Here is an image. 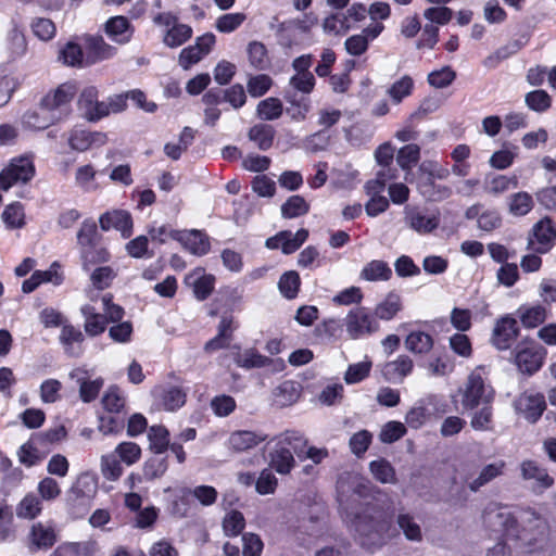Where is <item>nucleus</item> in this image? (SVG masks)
<instances>
[{
    "label": "nucleus",
    "mask_w": 556,
    "mask_h": 556,
    "mask_svg": "<svg viewBox=\"0 0 556 556\" xmlns=\"http://www.w3.org/2000/svg\"><path fill=\"white\" fill-rule=\"evenodd\" d=\"M275 446L269 452V465L279 475H288L295 466L293 453L302 459V453L307 446V440L295 430H287L274 440Z\"/></svg>",
    "instance_id": "obj_1"
},
{
    "label": "nucleus",
    "mask_w": 556,
    "mask_h": 556,
    "mask_svg": "<svg viewBox=\"0 0 556 556\" xmlns=\"http://www.w3.org/2000/svg\"><path fill=\"white\" fill-rule=\"evenodd\" d=\"M361 545L368 549L381 546L391 538V521L386 517L368 514L357 515L351 522Z\"/></svg>",
    "instance_id": "obj_2"
},
{
    "label": "nucleus",
    "mask_w": 556,
    "mask_h": 556,
    "mask_svg": "<svg viewBox=\"0 0 556 556\" xmlns=\"http://www.w3.org/2000/svg\"><path fill=\"white\" fill-rule=\"evenodd\" d=\"M485 368L478 366L468 376L462 390V405L466 409H473L482 404H491L494 400L493 388L485 383Z\"/></svg>",
    "instance_id": "obj_3"
},
{
    "label": "nucleus",
    "mask_w": 556,
    "mask_h": 556,
    "mask_svg": "<svg viewBox=\"0 0 556 556\" xmlns=\"http://www.w3.org/2000/svg\"><path fill=\"white\" fill-rule=\"evenodd\" d=\"M350 339L358 340L379 331L380 325L369 308L356 306L349 311L343 319Z\"/></svg>",
    "instance_id": "obj_4"
},
{
    "label": "nucleus",
    "mask_w": 556,
    "mask_h": 556,
    "mask_svg": "<svg viewBox=\"0 0 556 556\" xmlns=\"http://www.w3.org/2000/svg\"><path fill=\"white\" fill-rule=\"evenodd\" d=\"M35 173L34 156L31 154L14 157L0 172V187L7 191L14 185L26 184L33 179Z\"/></svg>",
    "instance_id": "obj_5"
},
{
    "label": "nucleus",
    "mask_w": 556,
    "mask_h": 556,
    "mask_svg": "<svg viewBox=\"0 0 556 556\" xmlns=\"http://www.w3.org/2000/svg\"><path fill=\"white\" fill-rule=\"evenodd\" d=\"M153 23L163 29V42L169 48L180 47L192 36V28L179 23L178 17L170 12L156 14Z\"/></svg>",
    "instance_id": "obj_6"
},
{
    "label": "nucleus",
    "mask_w": 556,
    "mask_h": 556,
    "mask_svg": "<svg viewBox=\"0 0 556 556\" xmlns=\"http://www.w3.org/2000/svg\"><path fill=\"white\" fill-rule=\"evenodd\" d=\"M556 243V226L545 217L535 223L528 236L527 249L531 252L545 254Z\"/></svg>",
    "instance_id": "obj_7"
},
{
    "label": "nucleus",
    "mask_w": 556,
    "mask_h": 556,
    "mask_svg": "<svg viewBox=\"0 0 556 556\" xmlns=\"http://www.w3.org/2000/svg\"><path fill=\"white\" fill-rule=\"evenodd\" d=\"M485 525L493 531L503 535L515 534L517 519L507 507L497 504L489 505L483 514Z\"/></svg>",
    "instance_id": "obj_8"
},
{
    "label": "nucleus",
    "mask_w": 556,
    "mask_h": 556,
    "mask_svg": "<svg viewBox=\"0 0 556 556\" xmlns=\"http://www.w3.org/2000/svg\"><path fill=\"white\" fill-rule=\"evenodd\" d=\"M546 350L539 344H519L515 351V364L522 374L533 375L543 365Z\"/></svg>",
    "instance_id": "obj_9"
},
{
    "label": "nucleus",
    "mask_w": 556,
    "mask_h": 556,
    "mask_svg": "<svg viewBox=\"0 0 556 556\" xmlns=\"http://www.w3.org/2000/svg\"><path fill=\"white\" fill-rule=\"evenodd\" d=\"M440 222L439 212H428L412 206H406L404 210L405 225L420 236L433 232L438 229Z\"/></svg>",
    "instance_id": "obj_10"
},
{
    "label": "nucleus",
    "mask_w": 556,
    "mask_h": 556,
    "mask_svg": "<svg viewBox=\"0 0 556 556\" xmlns=\"http://www.w3.org/2000/svg\"><path fill=\"white\" fill-rule=\"evenodd\" d=\"M70 378L79 387V397L84 403L94 401L101 389L103 388L104 380L101 377L90 379L88 370L77 367L70 371Z\"/></svg>",
    "instance_id": "obj_11"
},
{
    "label": "nucleus",
    "mask_w": 556,
    "mask_h": 556,
    "mask_svg": "<svg viewBox=\"0 0 556 556\" xmlns=\"http://www.w3.org/2000/svg\"><path fill=\"white\" fill-rule=\"evenodd\" d=\"M308 238V230L302 228L295 233L283 230L268 238L265 242L266 248L270 250L281 249L283 254L295 252Z\"/></svg>",
    "instance_id": "obj_12"
},
{
    "label": "nucleus",
    "mask_w": 556,
    "mask_h": 556,
    "mask_svg": "<svg viewBox=\"0 0 556 556\" xmlns=\"http://www.w3.org/2000/svg\"><path fill=\"white\" fill-rule=\"evenodd\" d=\"M78 105L88 121L94 122L108 116V106L104 101L98 100V90L93 86L83 89Z\"/></svg>",
    "instance_id": "obj_13"
},
{
    "label": "nucleus",
    "mask_w": 556,
    "mask_h": 556,
    "mask_svg": "<svg viewBox=\"0 0 556 556\" xmlns=\"http://www.w3.org/2000/svg\"><path fill=\"white\" fill-rule=\"evenodd\" d=\"M27 539L30 551H38L52 547L58 535L51 522H36L30 527Z\"/></svg>",
    "instance_id": "obj_14"
},
{
    "label": "nucleus",
    "mask_w": 556,
    "mask_h": 556,
    "mask_svg": "<svg viewBox=\"0 0 556 556\" xmlns=\"http://www.w3.org/2000/svg\"><path fill=\"white\" fill-rule=\"evenodd\" d=\"M74 87L72 85H61L53 93L47 94L41 102L52 113L60 114V121L70 113V103L74 97Z\"/></svg>",
    "instance_id": "obj_15"
},
{
    "label": "nucleus",
    "mask_w": 556,
    "mask_h": 556,
    "mask_svg": "<svg viewBox=\"0 0 556 556\" xmlns=\"http://www.w3.org/2000/svg\"><path fill=\"white\" fill-rule=\"evenodd\" d=\"M98 493V478L93 472H81L71 486L70 494L73 500L89 504Z\"/></svg>",
    "instance_id": "obj_16"
},
{
    "label": "nucleus",
    "mask_w": 556,
    "mask_h": 556,
    "mask_svg": "<svg viewBox=\"0 0 556 556\" xmlns=\"http://www.w3.org/2000/svg\"><path fill=\"white\" fill-rule=\"evenodd\" d=\"M519 332L517 320L506 316L497 320L492 334V343L498 350H507Z\"/></svg>",
    "instance_id": "obj_17"
},
{
    "label": "nucleus",
    "mask_w": 556,
    "mask_h": 556,
    "mask_svg": "<svg viewBox=\"0 0 556 556\" xmlns=\"http://www.w3.org/2000/svg\"><path fill=\"white\" fill-rule=\"evenodd\" d=\"M517 410L530 422H535L546 408L545 397L541 393H523L516 402Z\"/></svg>",
    "instance_id": "obj_18"
},
{
    "label": "nucleus",
    "mask_w": 556,
    "mask_h": 556,
    "mask_svg": "<svg viewBox=\"0 0 556 556\" xmlns=\"http://www.w3.org/2000/svg\"><path fill=\"white\" fill-rule=\"evenodd\" d=\"M99 223L102 230L116 229L124 238L130 237L132 232V218L127 211L106 212L100 216Z\"/></svg>",
    "instance_id": "obj_19"
},
{
    "label": "nucleus",
    "mask_w": 556,
    "mask_h": 556,
    "mask_svg": "<svg viewBox=\"0 0 556 556\" xmlns=\"http://www.w3.org/2000/svg\"><path fill=\"white\" fill-rule=\"evenodd\" d=\"M60 121V114L52 113L40 102L37 109L27 111L22 118L23 125L31 130H43Z\"/></svg>",
    "instance_id": "obj_20"
},
{
    "label": "nucleus",
    "mask_w": 556,
    "mask_h": 556,
    "mask_svg": "<svg viewBox=\"0 0 556 556\" xmlns=\"http://www.w3.org/2000/svg\"><path fill=\"white\" fill-rule=\"evenodd\" d=\"M414 362L407 355H399L394 361L386 363L381 369L383 378L392 383H402L413 372Z\"/></svg>",
    "instance_id": "obj_21"
},
{
    "label": "nucleus",
    "mask_w": 556,
    "mask_h": 556,
    "mask_svg": "<svg viewBox=\"0 0 556 556\" xmlns=\"http://www.w3.org/2000/svg\"><path fill=\"white\" fill-rule=\"evenodd\" d=\"M85 336L83 331L70 324L68 321L63 325L59 336V341L64 349L66 355L71 357H78L83 354V342Z\"/></svg>",
    "instance_id": "obj_22"
},
{
    "label": "nucleus",
    "mask_w": 556,
    "mask_h": 556,
    "mask_svg": "<svg viewBox=\"0 0 556 556\" xmlns=\"http://www.w3.org/2000/svg\"><path fill=\"white\" fill-rule=\"evenodd\" d=\"M417 190L422 198L430 202H441L453 194V190L450 186L437 182V179L425 176L419 177Z\"/></svg>",
    "instance_id": "obj_23"
},
{
    "label": "nucleus",
    "mask_w": 556,
    "mask_h": 556,
    "mask_svg": "<svg viewBox=\"0 0 556 556\" xmlns=\"http://www.w3.org/2000/svg\"><path fill=\"white\" fill-rule=\"evenodd\" d=\"M106 142V135L98 131H89L83 128H74L68 136V144L73 150L86 151L93 146H102Z\"/></svg>",
    "instance_id": "obj_24"
},
{
    "label": "nucleus",
    "mask_w": 556,
    "mask_h": 556,
    "mask_svg": "<svg viewBox=\"0 0 556 556\" xmlns=\"http://www.w3.org/2000/svg\"><path fill=\"white\" fill-rule=\"evenodd\" d=\"M178 241L193 255H205L211 243L208 237L200 230H180Z\"/></svg>",
    "instance_id": "obj_25"
},
{
    "label": "nucleus",
    "mask_w": 556,
    "mask_h": 556,
    "mask_svg": "<svg viewBox=\"0 0 556 556\" xmlns=\"http://www.w3.org/2000/svg\"><path fill=\"white\" fill-rule=\"evenodd\" d=\"M237 364L242 368H262L273 366L274 371H282L286 367L283 359H271L256 352L255 350H247L239 355Z\"/></svg>",
    "instance_id": "obj_26"
},
{
    "label": "nucleus",
    "mask_w": 556,
    "mask_h": 556,
    "mask_svg": "<svg viewBox=\"0 0 556 556\" xmlns=\"http://www.w3.org/2000/svg\"><path fill=\"white\" fill-rule=\"evenodd\" d=\"M283 98L289 104L287 114L291 119L296 122L304 121L312 106L309 97L294 91H285Z\"/></svg>",
    "instance_id": "obj_27"
},
{
    "label": "nucleus",
    "mask_w": 556,
    "mask_h": 556,
    "mask_svg": "<svg viewBox=\"0 0 556 556\" xmlns=\"http://www.w3.org/2000/svg\"><path fill=\"white\" fill-rule=\"evenodd\" d=\"M59 266L54 263L48 270H36L30 278L24 280L22 290L24 293H30L43 282H52L59 286L63 281V277L58 271Z\"/></svg>",
    "instance_id": "obj_28"
},
{
    "label": "nucleus",
    "mask_w": 556,
    "mask_h": 556,
    "mask_svg": "<svg viewBox=\"0 0 556 556\" xmlns=\"http://www.w3.org/2000/svg\"><path fill=\"white\" fill-rule=\"evenodd\" d=\"M521 476L525 480H534L536 488L545 490L554 484V479L546 469L534 460H525L520 465Z\"/></svg>",
    "instance_id": "obj_29"
},
{
    "label": "nucleus",
    "mask_w": 556,
    "mask_h": 556,
    "mask_svg": "<svg viewBox=\"0 0 556 556\" xmlns=\"http://www.w3.org/2000/svg\"><path fill=\"white\" fill-rule=\"evenodd\" d=\"M266 435L248 430L232 432L228 438L229 448L236 452H244L266 440Z\"/></svg>",
    "instance_id": "obj_30"
},
{
    "label": "nucleus",
    "mask_w": 556,
    "mask_h": 556,
    "mask_svg": "<svg viewBox=\"0 0 556 556\" xmlns=\"http://www.w3.org/2000/svg\"><path fill=\"white\" fill-rule=\"evenodd\" d=\"M506 463L497 459L483 466L478 472L475 481H470V491L477 492L485 484L504 475Z\"/></svg>",
    "instance_id": "obj_31"
},
{
    "label": "nucleus",
    "mask_w": 556,
    "mask_h": 556,
    "mask_svg": "<svg viewBox=\"0 0 556 556\" xmlns=\"http://www.w3.org/2000/svg\"><path fill=\"white\" fill-rule=\"evenodd\" d=\"M105 33L116 43H126L132 36L128 20L124 16L111 17L105 24Z\"/></svg>",
    "instance_id": "obj_32"
},
{
    "label": "nucleus",
    "mask_w": 556,
    "mask_h": 556,
    "mask_svg": "<svg viewBox=\"0 0 556 556\" xmlns=\"http://www.w3.org/2000/svg\"><path fill=\"white\" fill-rule=\"evenodd\" d=\"M433 344L432 336L421 330L410 331L405 338V348L414 354H427Z\"/></svg>",
    "instance_id": "obj_33"
},
{
    "label": "nucleus",
    "mask_w": 556,
    "mask_h": 556,
    "mask_svg": "<svg viewBox=\"0 0 556 556\" xmlns=\"http://www.w3.org/2000/svg\"><path fill=\"white\" fill-rule=\"evenodd\" d=\"M359 277L366 281H388L392 277V269L387 262L374 260L363 267Z\"/></svg>",
    "instance_id": "obj_34"
},
{
    "label": "nucleus",
    "mask_w": 556,
    "mask_h": 556,
    "mask_svg": "<svg viewBox=\"0 0 556 556\" xmlns=\"http://www.w3.org/2000/svg\"><path fill=\"white\" fill-rule=\"evenodd\" d=\"M402 309V299L397 293L390 292L383 301L377 304L372 315L376 319L391 320Z\"/></svg>",
    "instance_id": "obj_35"
},
{
    "label": "nucleus",
    "mask_w": 556,
    "mask_h": 556,
    "mask_svg": "<svg viewBox=\"0 0 556 556\" xmlns=\"http://www.w3.org/2000/svg\"><path fill=\"white\" fill-rule=\"evenodd\" d=\"M86 48L92 63L111 59L116 53V49L114 47L110 46L102 37L98 36L88 37Z\"/></svg>",
    "instance_id": "obj_36"
},
{
    "label": "nucleus",
    "mask_w": 556,
    "mask_h": 556,
    "mask_svg": "<svg viewBox=\"0 0 556 556\" xmlns=\"http://www.w3.org/2000/svg\"><path fill=\"white\" fill-rule=\"evenodd\" d=\"M518 317L526 328H535L543 324L547 317V311L543 305H522L518 308Z\"/></svg>",
    "instance_id": "obj_37"
},
{
    "label": "nucleus",
    "mask_w": 556,
    "mask_h": 556,
    "mask_svg": "<svg viewBox=\"0 0 556 556\" xmlns=\"http://www.w3.org/2000/svg\"><path fill=\"white\" fill-rule=\"evenodd\" d=\"M248 137L262 151L270 149L275 138V129L268 124H256L248 132Z\"/></svg>",
    "instance_id": "obj_38"
},
{
    "label": "nucleus",
    "mask_w": 556,
    "mask_h": 556,
    "mask_svg": "<svg viewBox=\"0 0 556 556\" xmlns=\"http://www.w3.org/2000/svg\"><path fill=\"white\" fill-rule=\"evenodd\" d=\"M534 207L532 195L526 191L511 194L508 199V212L516 217L526 216Z\"/></svg>",
    "instance_id": "obj_39"
},
{
    "label": "nucleus",
    "mask_w": 556,
    "mask_h": 556,
    "mask_svg": "<svg viewBox=\"0 0 556 556\" xmlns=\"http://www.w3.org/2000/svg\"><path fill=\"white\" fill-rule=\"evenodd\" d=\"M80 257L83 262V268L86 271L91 269V266L98 263H105L110 258V254L106 249L99 247L97 243L80 248Z\"/></svg>",
    "instance_id": "obj_40"
},
{
    "label": "nucleus",
    "mask_w": 556,
    "mask_h": 556,
    "mask_svg": "<svg viewBox=\"0 0 556 556\" xmlns=\"http://www.w3.org/2000/svg\"><path fill=\"white\" fill-rule=\"evenodd\" d=\"M519 180L516 176L494 175L484 180V191L489 194L498 195L510 188H517Z\"/></svg>",
    "instance_id": "obj_41"
},
{
    "label": "nucleus",
    "mask_w": 556,
    "mask_h": 556,
    "mask_svg": "<svg viewBox=\"0 0 556 556\" xmlns=\"http://www.w3.org/2000/svg\"><path fill=\"white\" fill-rule=\"evenodd\" d=\"M283 113V105L280 99L269 97L258 102L256 115L262 121L278 119Z\"/></svg>",
    "instance_id": "obj_42"
},
{
    "label": "nucleus",
    "mask_w": 556,
    "mask_h": 556,
    "mask_svg": "<svg viewBox=\"0 0 556 556\" xmlns=\"http://www.w3.org/2000/svg\"><path fill=\"white\" fill-rule=\"evenodd\" d=\"M101 403L108 413L118 414L125 408L126 396L117 386H111L104 392Z\"/></svg>",
    "instance_id": "obj_43"
},
{
    "label": "nucleus",
    "mask_w": 556,
    "mask_h": 556,
    "mask_svg": "<svg viewBox=\"0 0 556 556\" xmlns=\"http://www.w3.org/2000/svg\"><path fill=\"white\" fill-rule=\"evenodd\" d=\"M162 406L166 410H176L185 405L186 393L178 387H168L159 391Z\"/></svg>",
    "instance_id": "obj_44"
},
{
    "label": "nucleus",
    "mask_w": 556,
    "mask_h": 556,
    "mask_svg": "<svg viewBox=\"0 0 556 556\" xmlns=\"http://www.w3.org/2000/svg\"><path fill=\"white\" fill-rule=\"evenodd\" d=\"M247 52L250 65L255 70H266L270 65L268 52L264 43L252 41L248 45Z\"/></svg>",
    "instance_id": "obj_45"
},
{
    "label": "nucleus",
    "mask_w": 556,
    "mask_h": 556,
    "mask_svg": "<svg viewBox=\"0 0 556 556\" xmlns=\"http://www.w3.org/2000/svg\"><path fill=\"white\" fill-rule=\"evenodd\" d=\"M309 204L301 195H291L281 205V215L283 218H296L307 214Z\"/></svg>",
    "instance_id": "obj_46"
},
{
    "label": "nucleus",
    "mask_w": 556,
    "mask_h": 556,
    "mask_svg": "<svg viewBox=\"0 0 556 556\" xmlns=\"http://www.w3.org/2000/svg\"><path fill=\"white\" fill-rule=\"evenodd\" d=\"M42 510V504L40 497L34 493H29L18 503L16 507V515L24 519H35L40 515Z\"/></svg>",
    "instance_id": "obj_47"
},
{
    "label": "nucleus",
    "mask_w": 556,
    "mask_h": 556,
    "mask_svg": "<svg viewBox=\"0 0 556 556\" xmlns=\"http://www.w3.org/2000/svg\"><path fill=\"white\" fill-rule=\"evenodd\" d=\"M100 468L102 476L109 481H116L123 475L122 462L114 452L102 455Z\"/></svg>",
    "instance_id": "obj_48"
},
{
    "label": "nucleus",
    "mask_w": 556,
    "mask_h": 556,
    "mask_svg": "<svg viewBox=\"0 0 556 556\" xmlns=\"http://www.w3.org/2000/svg\"><path fill=\"white\" fill-rule=\"evenodd\" d=\"M1 218L9 229L22 228L25 224L24 206L20 202L9 204L2 212Z\"/></svg>",
    "instance_id": "obj_49"
},
{
    "label": "nucleus",
    "mask_w": 556,
    "mask_h": 556,
    "mask_svg": "<svg viewBox=\"0 0 556 556\" xmlns=\"http://www.w3.org/2000/svg\"><path fill=\"white\" fill-rule=\"evenodd\" d=\"M148 438L150 448L156 454H163L169 446V432L163 426H152L149 429Z\"/></svg>",
    "instance_id": "obj_50"
},
{
    "label": "nucleus",
    "mask_w": 556,
    "mask_h": 556,
    "mask_svg": "<svg viewBox=\"0 0 556 556\" xmlns=\"http://www.w3.org/2000/svg\"><path fill=\"white\" fill-rule=\"evenodd\" d=\"M369 469L375 479L381 483H395L396 481L394 468L383 458L370 462Z\"/></svg>",
    "instance_id": "obj_51"
},
{
    "label": "nucleus",
    "mask_w": 556,
    "mask_h": 556,
    "mask_svg": "<svg viewBox=\"0 0 556 556\" xmlns=\"http://www.w3.org/2000/svg\"><path fill=\"white\" fill-rule=\"evenodd\" d=\"M316 79L313 73H300L290 77L289 89L286 91H294L308 96L315 87Z\"/></svg>",
    "instance_id": "obj_52"
},
{
    "label": "nucleus",
    "mask_w": 556,
    "mask_h": 556,
    "mask_svg": "<svg viewBox=\"0 0 556 556\" xmlns=\"http://www.w3.org/2000/svg\"><path fill=\"white\" fill-rule=\"evenodd\" d=\"M420 159V148L415 143L402 147L396 155L397 165L404 170H410Z\"/></svg>",
    "instance_id": "obj_53"
},
{
    "label": "nucleus",
    "mask_w": 556,
    "mask_h": 556,
    "mask_svg": "<svg viewBox=\"0 0 556 556\" xmlns=\"http://www.w3.org/2000/svg\"><path fill=\"white\" fill-rule=\"evenodd\" d=\"M371 367L372 363L367 357L359 363L351 364L344 374V381L348 384H355L363 381L369 376Z\"/></svg>",
    "instance_id": "obj_54"
},
{
    "label": "nucleus",
    "mask_w": 556,
    "mask_h": 556,
    "mask_svg": "<svg viewBox=\"0 0 556 556\" xmlns=\"http://www.w3.org/2000/svg\"><path fill=\"white\" fill-rule=\"evenodd\" d=\"M114 453L118 456L119 460L127 466L136 464L141 457V448L135 442L119 443Z\"/></svg>",
    "instance_id": "obj_55"
},
{
    "label": "nucleus",
    "mask_w": 556,
    "mask_h": 556,
    "mask_svg": "<svg viewBox=\"0 0 556 556\" xmlns=\"http://www.w3.org/2000/svg\"><path fill=\"white\" fill-rule=\"evenodd\" d=\"M192 498L191 489H179L176 493L175 500L172 503V514L179 518L186 517L190 511Z\"/></svg>",
    "instance_id": "obj_56"
},
{
    "label": "nucleus",
    "mask_w": 556,
    "mask_h": 556,
    "mask_svg": "<svg viewBox=\"0 0 556 556\" xmlns=\"http://www.w3.org/2000/svg\"><path fill=\"white\" fill-rule=\"evenodd\" d=\"M397 525L407 540L414 542H420L422 540L420 526L415 521L413 516L408 514H400L397 517Z\"/></svg>",
    "instance_id": "obj_57"
},
{
    "label": "nucleus",
    "mask_w": 556,
    "mask_h": 556,
    "mask_svg": "<svg viewBox=\"0 0 556 556\" xmlns=\"http://www.w3.org/2000/svg\"><path fill=\"white\" fill-rule=\"evenodd\" d=\"M300 283L299 274L294 270H290L280 277L278 288L285 298L294 299L298 294Z\"/></svg>",
    "instance_id": "obj_58"
},
{
    "label": "nucleus",
    "mask_w": 556,
    "mask_h": 556,
    "mask_svg": "<svg viewBox=\"0 0 556 556\" xmlns=\"http://www.w3.org/2000/svg\"><path fill=\"white\" fill-rule=\"evenodd\" d=\"M167 460L165 457L160 456H153L149 458L144 465H143V478L146 480H154L157 478H161L167 470Z\"/></svg>",
    "instance_id": "obj_59"
},
{
    "label": "nucleus",
    "mask_w": 556,
    "mask_h": 556,
    "mask_svg": "<svg viewBox=\"0 0 556 556\" xmlns=\"http://www.w3.org/2000/svg\"><path fill=\"white\" fill-rule=\"evenodd\" d=\"M275 396L280 406H288L298 401L300 391L293 381H285L276 389Z\"/></svg>",
    "instance_id": "obj_60"
},
{
    "label": "nucleus",
    "mask_w": 556,
    "mask_h": 556,
    "mask_svg": "<svg viewBox=\"0 0 556 556\" xmlns=\"http://www.w3.org/2000/svg\"><path fill=\"white\" fill-rule=\"evenodd\" d=\"M245 526V519L242 513L238 510H230L227 513L223 520V529L227 536L239 535Z\"/></svg>",
    "instance_id": "obj_61"
},
{
    "label": "nucleus",
    "mask_w": 556,
    "mask_h": 556,
    "mask_svg": "<svg viewBox=\"0 0 556 556\" xmlns=\"http://www.w3.org/2000/svg\"><path fill=\"white\" fill-rule=\"evenodd\" d=\"M525 102L527 106L534 112H544L548 110L552 104L549 94L542 89L528 92Z\"/></svg>",
    "instance_id": "obj_62"
},
{
    "label": "nucleus",
    "mask_w": 556,
    "mask_h": 556,
    "mask_svg": "<svg viewBox=\"0 0 556 556\" xmlns=\"http://www.w3.org/2000/svg\"><path fill=\"white\" fill-rule=\"evenodd\" d=\"M7 40L8 49L13 58H20L26 52L27 42L24 33L16 25L8 33Z\"/></svg>",
    "instance_id": "obj_63"
},
{
    "label": "nucleus",
    "mask_w": 556,
    "mask_h": 556,
    "mask_svg": "<svg viewBox=\"0 0 556 556\" xmlns=\"http://www.w3.org/2000/svg\"><path fill=\"white\" fill-rule=\"evenodd\" d=\"M50 556H91L88 543H65L58 546Z\"/></svg>",
    "instance_id": "obj_64"
}]
</instances>
